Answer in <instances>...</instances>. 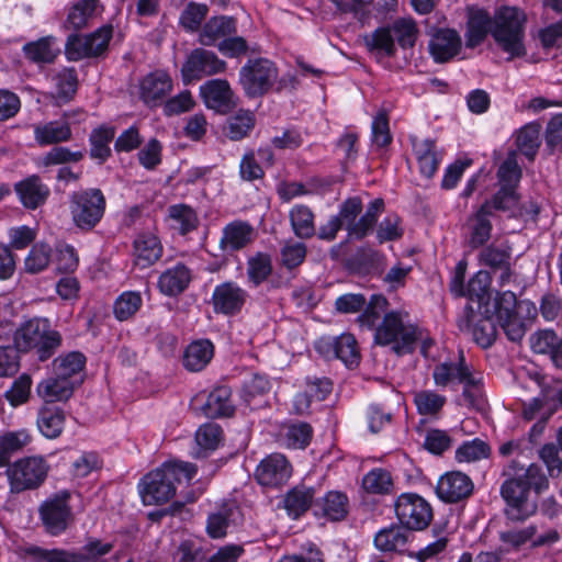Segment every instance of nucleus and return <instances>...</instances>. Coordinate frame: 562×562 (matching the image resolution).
Here are the masks:
<instances>
[{
    "mask_svg": "<svg viewBox=\"0 0 562 562\" xmlns=\"http://www.w3.org/2000/svg\"><path fill=\"white\" fill-rule=\"evenodd\" d=\"M526 22L525 14L514 7H503L494 15L477 7L467 8L465 46L474 48L483 43L488 33L509 59L526 55L524 44Z\"/></svg>",
    "mask_w": 562,
    "mask_h": 562,
    "instance_id": "nucleus-1",
    "label": "nucleus"
},
{
    "mask_svg": "<svg viewBox=\"0 0 562 562\" xmlns=\"http://www.w3.org/2000/svg\"><path fill=\"white\" fill-rule=\"evenodd\" d=\"M549 487V480L541 465L531 463L508 477L501 485V496L506 506V526L526 521L538 510V495Z\"/></svg>",
    "mask_w": 562,
    "mask_h": 562,
    "instance_id": "nucleus-2",
    "label": "nucleus"
},
{
    "mask_svg": "<svg viewBox=\"0 0 562 562\" xmlns=\"http://www.w3.org/2000/svg\"><path fill=\"white\" fill-rule=\"evenodd\" d=\"M196 467L188 462H166L146 474L139 483V494L145 505L167 503L176 494V483L190 482Z\"/></svg>",
    "mask_w": 562,
    "mask_h": 562,
    "instance_id": "nucleus-3",
    "label": "nucleus"
},
{
    "mask_svg": "<svg viewBox=\"0 0 562 562\" xmlns=\"http://www.w3.org/2000/svg\"><path fill=\"white\" fill-rule=\"evenodd\" d=\"M528 375L540 387V394L525 403L522 408L524 419H538L529 431L530 440L536 441L550 417L562 407V382L547 378L538 371L528 372Z\"/></svg>",
    "mask_w": 562,
    "mask_h": 562,
    "instance_id": "nucleus-4",
    "label": "nucleus"
},
{
    "mask_svg": "<svg viewBox=\"0 0 562 562\" xmlns=\"http://www.w3.org/2000/svg\"><path fill=\"white\" fill-rule=\"evenodd\" d=\"M13 341L19 351H33L40 361H46L60 347L61 335L52 328L47 318L35 317L21 324Z\"/></svg>",
    "mask_w": 562,
    "mask_h": 562,
    "instance_id": "nucleus-5",
    "label": "nucleus"
},
{
    "mask_svg": "<svg viewBox=\"0 0 562 562\" xmlns=\"http://www.w3.org/2000/svg\"><path fill=\"white\" fill-rule=\"evenodd\" d=\"M419 334L416 326L404 321L401 312L385 313L382 322L375 327L374 342L380 346H391L398 355L411 353L414 350Z\"/></svg>",
    "mask_w": 562,
    "mask_h": 562,
    "instance_id": "nucleus-6",
    "label": "nucleus"
},
{
    "mask_svg": "<svg viewBox=\"0 0 562 562\" xmlns=\"http://www.w3.org/2000/svg\"><path fill=\"white\" fill-rule=\"evenodd\" d=\"M106 200L100 189L90 188L72 192L69 211L74 225L81 231L93 229L102 220Z\"/></svg>",
    "mask_w": 562,
    "mask_h": 562,
    "instance_id": "nucleus-7",
    "label": "nucleus"
},
{
    "mask_svg": "<svg viewBox=\"0 0 562 562\" xmlns=\"http://www.w3.org/2000/svg\"><path fill=\"white\" fill-rule=\"evenodd\" d=\"M279 77L276 64L265 57L250 58L243 65L238 74V82L245 94L250 98L268 93Z\"/></svg>",
    "mask_w": 562,
    "mask_h": 562,
    "instance_id": "nucleus-8",
    "label": "nucleus"
},
{
    "mask_svg": "<svg viewBox=\"0 0 562 562\" xmlns=\"http://www.w3.org/2000/svg\"><path fill=\"white\" fill-rule=\"evenodd\" d=\"M113 544L102 542L99 539L89 540L77 551L64 549H43L41 547H30L26 553L33 557L36 562H105L101 558L110 553Z\"/></svg>",
    "mask_w": 562,
    "mask_h": 562,
    "instance_id": "nucleus-9",
    "label": "nucleus"
},
{
    "mask_svg": "<svg viewBox=\"0 0 562 562\" xmlns=\"http://www.w3.org/2000/svg\"><path fill=\"white\" fill-rule=\"evenodd\" d=\"M398 522L409 531L425 530L434 518L431 505L416 493H403L394 502Z\"/></svg>",
    "mask_w": 562,
    "mask_h": 562,
    "instance_id": "nucleus-10",
    "label": "nucleus"
},
{
    "mask_svg": "<svg viewBox=\"0 0 562 562\" xmlns=\"http://www.w3.org/2000/svg\"><path fill=\"white\" fill-rule=\"evenodd\" d=\"M49 467L42 457L22 458L5 471L12 493L37 488L45 481Z\"/></svg>",
    "mask_w": 562,
    "mask_h": 562,
    "instance_id": "nucleus-11",
    "label": "nucleus"
},
{
    "mask_svg": "<svg viewBox=\"0 0 562 562\" xmlns=\"http://www.w3.org/2000/svg\"><path fill=\"white\" fill-rule=\"evenodd\" d=\"M69 491H59L45 499L40 508V517L45 530L52 536L63 533L74 521L72 508L69 504Z\"/></svg>",
    "mask_w": 562,
    "mask_h": 562,
    "instance_id": "nucleus-12",
    "label": "nucleus"
},
{
    "mask_svg": "<svg viewBox=\"0 0 562 562\" xmlns=\"http://www.w3.org/2000/svg\"><path fill=\"white\" fill-rule=\"evenodd\" d=\"M112 35L111 25H103L88 35L71 34L65 45L66 56L69 60L101 56L106 52Z\"/></svg>",
    "mask_w": 562,
    "mask_h": 562,
    "instance_id": "nucleus-13",
    "label": "nucleus"
},
{
    "mask_svg": "<svg viewBox=\"0 0 562 562\" xmlns=\"http://www.w3.org/2000/svg\"><path fill=\"white\" fill-rule=\"evenodd\" d=\"M227 69V63L221 59L213 50L198 47L191 50L181 68L184 83L199 81L204 77L223 74Z\"/></svg>",
    "mask_w": 562,
    "mask_h": 562,
    "instance_id": "nucleus-14",
    "label": "nucleus"
},
{
    "mask_svg": "<svg viewBox=\"0 0 562 562\" xmlns=\"http://www.w3.org/2000/svg\"><path fill=\"white\" fill-rule=\"evenodd\" d=\"M247 299L245 289L233 281H225L214 288L211 303L214 313L234 316L241 312Z\"/></svg>",
    "mask_w": 562,
    "mask_h": 562,
    "instance_id": "nucleus-15",
    "label": "nucleus"
},
{
    "mask_svg": "<svg viewBox=\"0 0 562 562\" xmlns=\"http://www.w3.org/2000/svg\"><path fill=\"white\" fill-rule=\"evenodd\" d=\"M315 347L325 357H335L347 367L357 366L360 360L358 344L353 335L342 334L334 339L321 338Z\"/></svg>",
    "mask_w": 562,
    "mask_h": 562,
    "instance_id": "nucleus-16",
    "label": "nucleus"
},
{
    "mask_svg": "<svg viewBox=\"0 0 562 562\" xmlns=\"http://www.w3.org/2000/svg\"><path fill=\"white\" fill-rule=\"evenodd\" d=\"M475 372L472 364L468 363L462 350L459 351L456 361H443L432 370V380L436 386L447 387L450 384H464Z\"/></svg>",
    "mask_w": 562,
    "mask_h": 562,
    "instance_id": "nucleus-17",
    "label": "nucleus"
},
{
    "mask_svg": "<svg viewBox=\"0 0 562 562\" xmlns=\"http://www.w3.org/2000/svg\"><path fill=\"white\" fill-rule=\"evenodd\" d=\"M75 115H82L81 111L64 112L60 120L38 124L34 127V138L41 146L65 143L71 139L70 120Z\"/></svg>",
    "mask_w": 562,
    "mask_h": 562,
    "instance_id": "nucleus-18",
    "label": "nucleus"
},
{
    "mask_svg": "<svg viewBox=\"0 0 562 562\" xmlns=\"http://www.w3.org/2000/svg\"><path fill=\"white\" fill-rule=\"evenodd\" d=\"M472 480L460 471L443 474L436 486L438 497L445 503H458L468 498L473 492Z\"/></svg>",
    "mask_w": 562,
    "mask_h": 562,
    "instance_id": "nucleus-19",
    "label": "nucleus"
},
{
    "mask_svg": "<svg viewBox=\"0 0 562 562\" xmlns=\"http://www.w3.org/2000/svg\"><path fill=\"white\" fill-rule=\"evenodd\" d=\"M255 237V228L248 222L236 220L224 226L220 248L224 254H233L249 246Z\"/></svg>",
    "mask_w": 562,
    "mask_h": 562,
    "instance_id": "nucleus-20",
    "label": "nucleus"
},
{
    "mask_svg": "<svg viewBox=\"0 0 562 562\" xmlns=\"http://www.w3.org/2000/svg\"><path fill=\"white\" fill-rule=\"evenodd\" d=\"M291 465L286 458L273 453L265 458L257 467L255 475L259 484L274 486L282 484L291 476Z\"/></svg>",
    "mask_w": 562,
    "mask_h": 562,
    "instance_id": "nucleus-21",
    "label": "nucleus"
},
{
    "mask_svg": "<svg viewBox=\"0 0 562 562\" xmlns=\"http://www.w3.org/2000/svg\"><path fill=\"white\" fill-rule=\"evenodd\" d=\"M200 94L209 109L221 113L228 112L233 106V90L225 79L207 80L200 87Z\"/></svg>",
    "mask_w": 562,
    "mask_h": 562,
    "instance_id": "nucleus-22",
    "label": "nucleus"
},
{
    "mask_svg": "<svg viewBox=\"0 0 562 562\" xmlns=\"http://www.w3.org/2000/svg\"><path fill=\"white\" fill-rule=\"evenodd\" d=\"M237 32V22L233 16L216 15L209 19L199 32L198 41L203 46L217 47L218 42Z\"/></svg>",
    "mask_w": 562,
    "mask_h": 562,
    "instance_id": "nucleus-23",
    "label": "nucleus"
},
{
    "mask_svg": "<svg viewBox=\"0 0 562 562\" xmlns=\"http://www.w3.org/2000/svg\"><path fill=\"white\" fill-rule=\"evenodd\" d=\"M461 36L453 29L438 30L429 41V50L437 63H447L461 49Z\"/></svg>",
    "mask_w": 562,
    "mask_h": 562,
    "instance_id": "nucleus-24",
    "label": "nucleus"
},
{
    "mask_svg": "<svg viewBox=\"0 0 562 562\" xmlns=\"http://www.w3.org/2000/svg\"><path fill=\"white\" fill-rule=\"evenodd\" d=\"M79 384L80 381L65 380L53 373L36 385V394L45 404L53 405L55 402L68 401Z\"/></svg>",
    "mask_w": 562,
    "mask_h": 562,
    "instance_id": "nucleus-25",
    "label": "nucleus"
},
{
    "mask_svg": "<svg viewBox=\"0 0 562 562\" xmlns=\"http://www.w3.org/2000/svg\"><path fill=\"white\" fill-rule=\"evenodd\" d=\"M472 307H467V317L459 324L461 330L471 331L473 339L483 348L492 346L496 338V326L491 317L480 316L477 319Z\"/></svg>",
    "mask_w": 562,
    "mask_h": 562,
    "instance_id": "nucleus-26",
    "label": "nucleus"
},
{
    "mask_svg": "<svg viewBox=\"0 0 562 562\" xmlns=\"http://www.w3.org/2000/svg\"><path fill=\"white\" fill-rule=\"evenodd\" d=\"M363 210L362 200L359 196H351L345 200L335 215L346 229L348 239L361 240L366 237L364 227L359 224V215Z\"/></svg>",
    "mask_w": 562,
    "mask_h": 562,
    "instance_id": "nucleus-27",
    "label": "nucleus"
},
{
    "mask_svg": "<svg viewBox=\"0 0 562 562\" xmlns=\"http://www.w3.org/2000/svg\"><path fill=\"white\" fill-rule=\"evenodd\" d=\"M172 80L165 71L148 74L140 81V98L148 105H156L171 91Z\"/></svg>",
    "mask_w": 562,
    "mask_h": 562,
    "instance_id": "nucleus-28",
    "label": "nucleus"
},
{
    "mask_svg": "<svg viewBox=\"0 0 562 562\" xmlns=\"http://www.w3.org/2000/svg\"><path fill=\"white\" fill-rule=\"evenodd\" d=\"M15 191L27 209H37L44 204L49 196L50 190L44 184L38 176H31L15 184Z\"/></svg>",
    "mask_w": 562,
    "mask_h": 562,
    "instance_id": "nucleus-29",
    "label": "nucleus"
},
{
    "mask_svg": "<svg viewBox=\"0 0 562 562\" xmlns=\"http://www.w3.org/2000/svg\"><path fill=\"white\" fill-rule=\"evenodd\" d=\"M492 206L490 202H485L474 215L469 218L470 239L469 244L472 248L483 246L490 238L492 232Z\"/></svg>",
    "mask_w": 562,
    "mask_h": 562,
    "instance_id": "nucleus-30",
    "label": "nucleus"
},
{
    "mask_svg": "<svg viewBox=\"0 0 562 562\" xmlns=\"http://www.w3.org/2000/svg\"><path fill=\"white\" fill-rule=\"evenodd\" d=\"M162 255L158 237L151 233L139 234L134 240L135 263L142 268L154 265Z\"/></svg>",
    "mask_w": 562,
    "mask_h": 562,
    "instance_id": "nucleus-31",
    "label": "nucleus"
},
{
    "mask_svg": "<svg viewBox=\"0 0 562 562\" xmlns=\"http://www.w3.org/2000/svg\"><path fill=\"white\" fill-rule=\"evenodd\" d=\"M533 352L549 355L557 368H562V339L555 331L547 329L535 333L530 337Z\"/></svg>",
    "mask_w": 562,
    "mask_h": 562,
    "instance_id": "nucleus-32",
    "label": "nucleus"
},
{
    "mask_svg": "<svg viewBox=\"0 0 562 562\" xmlns=\"http://www.w3.org/2000/svg\"><path fill=\"white\" fill-rule=\"evenodd\" d=\"M190 281V270L184 265L178 263L160 274L158 288L165 295L176 296L188 288Z\"/></svg>",
    "mask_w": 562,
    "mask_h": 562,
    "instance_id": "nucleus-33",
    "label": "nucleus"
},
{
    "mask_svg": "<svg viewBox=\"0 0 562 562\" xmlns=\"http://www.w3.org/2000/svg\"><path fill=\"white\" fill-rule=\"evenodd\" d=\"M36 424L38 430L46 438L55 439L59 437L65 424L64 409L55 405L44 404L38 409Z\"/></svg>",
    "mask_w": 562,
    "mask_h": 562,
    "instance_id": "nucleus-34",
    "label": "nucleus"
},
{
    "mask_svg": "<svg viewBox=\"0 0 562 562\" xmlns=\"http://www.w3.org/2000/svg\"><path fill=\"white\" fill-rule=\"evenodd\" d=\"M459 404L482 412L486 407V397L484 392L483 374L475 371L473 375L462 384V393Z\"/></svg>",
    "mask_w": 562,
    "mask_h": 562,
    "instance_id": "nucleus-35",
    "label": "nucleus"
},
{
    "mask_svg": "<svg viewBox=\"0 0 562 562\" xmlns=\"http://www.w3.org/2000/svg\"><path fill=\"white\" fill-rule=\"evenodd\" d=\"M232 391L228 386L215 387L207 396L203 405V412L209 418L228 417L234 413L231 400Z\"/></svg>",
    "mask_w": 562,
    "mask_h": 562,
    "instance_id": "nucleus-36",
    "label": "nucleus"
},
{
    "mask_svg": "<svg viewBox=\"0 0 562 562\" xmlns=\"http://www.w3.org/2000/svg\"><path fill=\"white\" fill-rule=\"evenodd\" d=\"M99 8V0H78L69 8L65 26L75 31L88 26L97 16Z\"/></svg>",
    "mask_w": 562,
    "mask_h": 562,
    "instance_id": "nucleus-37",
    "label": "nucleus"
},
{
    "mask_svg": "<svg viewBox=\"0 0 562 562\" xmlns=\"http://www.w3.org/2000/svg\"><path fill=\"white\" fill-rule=\"evenodd\" d=\"M52 80L55 85L53 98L56 99L58 104L67 103L72 100L79 83L78 75L75 68H61L53 75Z\"/></svg>",
    "mask_w": 562,
    "mask_h": 562,
    "instance_id": "nucleus-38",
    "label": "nucleus"
},
{
    "mask_svg": "<svg viewBox=\"0 0 562 562\" xmlns=\"http://www.w3.org/2000/svg\"><path fill=\"white\" fill-rule=\"evenodd\" d=\"M409 530L401 524L381 529L374 537L375 547L383 552L401 551L407 543Z\"/></svg>",
    "mask_w": 562,
    "mask_h": 562,
    "instance_id": "nucleus-39",
    "label": "nucleus"
},
{
    "mask_svg": "<svg viewBox=\"0 0 562 562\" xmlns=\"http://www.w3.org/2000/svg\"><path fill=\"white\" fill-rule=\"evenodd\" d=\"M115 136V128L108 125H101L92 130L89 136V155L99 164L105 162L112 154L110 143Z\"/></svg>",
    "mask_w": 562,
    "mask_h": 562,
    "instance_id": "nucleus-40",
    "label": "nucleus"
},
{
    "mask_svg": "<svg viewBox=\"0 0 562 562\" xmlns=\"http://www.w3.org/2000/svg\"><path fill=\"white\" fill-rule=\"evenodd\" d=\"M86 364V357L79 351H71L59 356L52 362L53 373L57 376L70 381H80L77 376L81 373Z\"/></svg>",
    "mask_w": 562,
    "mask_h": 562,
    "instance_id": "nucleus-41",
    "label": "nucleus"
},
{
    "mask_svg": "<svg viewBox=\"0 0 562 562\" xmlns=\"http://www.w3.org/2000/svg\"><path fill=\"white\" fill-rule=\"evenodd\" d=\"M214 353L210 340H198L188 346L183 356V366L192 372L201 371L211 361Z\"/></svg>",
    "mask_w": 562,
    "mask_h": 562,
    "instance_id": "nucleus-42",
    "label": "nucleus"
},
{
    "mask_svg": "<svg viewBox=\"0 0 562 562\" xmlns=\"http://www.w3.org/2000/svg\"><path fill=\"white\" fill-rule=\"evenodd\" d=\"M314 488L305 485L295 486L286 493L283 499L289 516L297 519L311 507L314 499Z\"/></svg>",
    "mask_w": 562,
    "mask_h": 562,
    "instance_id": "nucleus-43",
    "label": "nucleus"
},
{
    "mask_svg": "<svg viewBox=\"0 0 562 562\" xmlns=\"http://www.w3.org/2000/svg\"><path fill=\"white\" fill-rule=\"evenodd\" d=\"M512 246L507 241L491 244L480 251L479 261L493 272H497L498 269L512 263Z\"/></svg>",
    "mask_w": 562,
    "mask_h": 562,
    "instance_id": "nucleus-44",
    "label": "nucleus"
},
{
    "mask_svg": "<svg viewBox=\"0 0 562 562\" xmlns=\"http://www.w3.org/2000/svg\"><path fill=\"white\" fill-rule=\"evenodd\" d=\"M54 42L53 36L42 37L26 43L22 50L25 57L34 64H52L59 54V49L54 47Z\"/></svg>",
    "mask_w": 562,
    "mask_h": 562,
    "instance_id": "nucleus-45",
    "label": "nucleus"
},
{
    "mask_svg": "<svg viewBox=\"0 0 562 562\" xmlns=\"http://www.w3.org/2000/svg\"><path fill=\"white\" fill-rule=\"evenodd\" d=\"M414 150L420 173L426 178H431L437 171L439 165L435 142L430 139L415 142Z\"/></svg>",
    "mask_w": 562,
    "mask_h": 562,
    "instance_id": "nucleus-46",
    "label": "nucleus"
},
{
    "mask_svg": "<svg viewBox=\"0 0 562 562\" xmlns=\"http://www.w3.org/2000/svg\"><path fill=\"white\" fill-rule=\"evenodd\" d=\"M255 122V116L250 111L239 110L227 117L223 131L229 139L240 140L254 128Z\"/></svg>",
    "mask_w": 562,
    "mask_h": 562,
    "instance_id": "nucleus-47",
    "label": "nucleus"
},
{
    "mask_svg": "<svg viewBox=\"0 0 562 562\" xmlns=\"http://www.w3.org/2000/svg\"><path fill=\"white\" fill-rule=\"evenodd\" d=\"M292 229L301 239H307L315 235L314 214L305 205H295L290 211Z\"/></svg>",
    "mask_w": 562,
    "mask_h": 562,
    "instance_id": "nucleus-48",
    "label": "nucleus"
},
{
    "mask_svg": "<svg viewBox=\"0 0 562 562\" xmlns=\"http://www.w3.org/2000/svg\"><path fill=\"white\" fill-rule=\"evenodd\" d=\"M414 403L420 415L437 418L447 403V397L431 390H422L414 394Z\"/></svg>",
    "mask_w": 562,
    "mask_h": 562,
    "instance_id": "nucleus-49",
    "label": "nucleus"
},
{
    "mask_svg": "<svg viewBox=\"0 0 562 562\" xmlns=\"http://www.w3.org/2000/svg\"><path fill=\"white\" fill-rule=\"evenodd\" d=\"M323 515L333 521L342 520L349 509L346 494L338 491L328 492L319 503Z\"/></svg>",
    "mask_w": 562,
    "mask_h": 562,
    "instance_id": "nucleus-50",
    "label": "nucleus"
},
{
    "mask_svg": "<svg viewBox=\"0 0 562 562\" xmlns=\"http://www.w3.org/2000/svg\"><path fill=\"white\" fill-rule=\"evenodd\" d=\"M363 41L370 52H376L387 57L395 55L394 36L390 27H379L371 34L364 35Z\"/></svg>",
    "mask_w": 562,
    "mask_h": 562,
    "instance_id": "nucleus-51",
    "label": "nucleus"
},
{
    "mask_svg": "<svg viewBox=\"0 0 562 562\" xmlns=\"http://www.w3.org/2000/svg\"><path fill=\"white\" fill-rule=\"evenodd\" d=\"M272 273V259L269 254L257 252L247 260V277L249 282L258 286Z\"/></svg>",
    "mask_w": 562,
    "mask_h": 562,
    "instance_id": "nucleus-52",
    "label": "nucleus"
},
{
    "mask_svg": "<svg viewBox=\"0 0 562 562\" xmlns=\"http://www.w3.org/2000/svg\"><path fill=\"white\" fill-rule=\"evenodd\" d=\"M540 124L530 123L525 125L517 135V146L529 159H533L540 146Z\"/></svg>",
    "mask_w": 562,
    "mask_h": 562,
    "instance_id": "nucleus-53",
    "label": "nucleus"
},
{
    "mask_svg": "<svg viewBox=\"0 0 562 562\" xmlns=\"http://www.w3.org/2000/svg\"><path fill=\"white\" fill-rule=\"evenodd\" d=\"M209 13V7L203 3L189 2L179 18V24L187 32H196L202 29L201 24Z\"/></svg>",
    "mask_w": 562,
    "mask_h": 562,
    "instance_id": "nucleus-54",
    "label": "nucleus"
},
{
    "mask_svg": "<svg viewBox=\"0 0 562 562\" xmlns=\"http://www.w3.org/2000/svg\"><path fill=\"white\" fill-rule=\"evenodd\" d=\"M362 486L371 494H389L393 487V480L389 471L378 468L363 476Z\"/></svg>",
    "mask_w": 562,
    "mask_h": 562,
    "instance_id": "nucleus-55",
    "label": "nucleus"
},
{
    "mask_svg": "<svg viewBox=\"0 0 562 562\" xmlns=\"http://www.w3.org/2000/svg\"><path fill=\"white\" fill-rule=\"evenodd\" d=\"M488 202L491 203L492 211L510 212L515 216L522 215V210L519 209V195L514 188L501 187Z\"/></svg>",
    "mask_w": 562,
    "mask_h": 562,
    "instance_id": "nucleus-56",
    "label": "nucleus"
},
{
    "mask_svg": "<svg viewBox=\"0 0 562 562\" xmlns=\"http://www.w3.org/2000/svg\"><path fill=\"white\" fill-rule=\"evenodd\" d=\"M387 300L380 294L371 296L366 310L359 315L358 322L368 329H375L381 316L385 314Z\"/></svg>",
    "mask_w": 562,
    "mask_h": 562,
    "instance_id": "nucleus-57",
    "label": "nucleus"
},
{
    "mask_svg": "<svg viewBox=\"0 0 562 562\" xmlns=\"http://www.w3.org/2000/svg\"><path fill=\"white\" fill-rule=\"evenodd\" d=\"M52 248L46 244H35L24 260L25 271L38 273L46 269L50 262Z\"/></svg>",
    "mask_w": 562,
    "mask_h": 562,
    "instance_id": "nucleus-58",
    "label": "nucleus"
},
{
    "mask_svg": "<svg viewBox=\"0 0 562 562\" xmlns=\"http://www.w3.org/2000/svg\"><path fill=\"white\" fill-rule=\"evenodd\" d=\"M491 274L488 271H477L468 282L465 296L470 300L477 302H484L490 299V286H491Z\"/></svg>",
    "mask_w": 562,
    "mask_h": 562,
    "instance_id": "nucleus-59",
    "label": "nucleus"
},
{
    "mask_svg": "<svg viewBox=\"0 0 562 562\" xmlns=\"http://www.w3.org/2000/svg\"><path fill=\"white\" fill-rule=\"evenodd\" d=\"M307 248L304 243L286 240L281 250V263L288 270H293L301 266L305 260Z\"/></svg>",
    "mask_w": 562,
    "mask_h": 562,
    "instance_id": "nucleus-60",
    "label": "nucleus"
},
{
    "mask_svg": "<svg viewBox=\"0 0 562 562\" xmlns=\"http://www.w3.org/2000/svg\"><path fill=\"white\" fill-rule=\"evenodd\" d=\"M142 297L137 292H124L114 303V315L119 321L132 317L140 307Z\"/></svg>",
    "mask_w": 562,
    "mask_h": 562,
    "instance_id": "nucleus-61",
    "label": "nucleus"
},
{
    "mask_svg": "<svg viewBox=\"0 0 562 562\" xmlns=\"http://www.w3.org/2000/svg\"><path fill=\"white\" fill-rule=\"evenodd\" d=\"M391 30L402 48H412L415 45L418 30L416 23L412 19L396 20Z\"/></svg>",
    "mask_w": 562,
    "mask_h": 562,
    "instance_id": "nucleus-62",
    "label": "nucleus"
},
{
    "mask_svg": "<svg viewBox=\"0 0 562 562\" xmlns=\"http://www.w3.org/2000/svg\"><path fill=\"white\" fill-rule=\"evenodd\" d=\"M490 454L488 445L481 440L474 439L462 443L456 451V459L459 462H473L483 458H487Z\"/></svg>",
    "mask_w": 562,
    "mask_h": 562,
    "instance_id": "nucleus-63",
    "label": "nucleus"
},
{
    "mask_svg": "<svg viewBox=\"0 0 562 562\" xmlns=\"http://www.w3.org/2000/svg\"><path fill=\"white\" fill-rule=\"evenodd\" d=\"M561 449L557 443H546L539 450V458L546 464L548 473L550 476H559L562 475V456Z\"/></svg>",
    "mask_w": 562,
    "mask_h": 562,
    "instance_id": "nucleus-64",
    "label": "nucleus"
}]
</instances>
